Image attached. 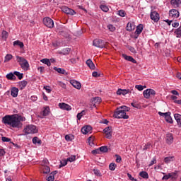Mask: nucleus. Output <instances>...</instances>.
<instances>
[{"label":"nucleus","instance_id":"obj_61","mask_svg":"<svg viewBox=\"0 0 181 181\" xmlns=\"http://www.w3.org/2000/svg\"><path fill=\"white\" fill-rule=\"evenodd\" d=\"M168 179H170V174L166 175H164V176L163 177V180H168Z\"/></svg>","mask_w":181,"mask_h":181},{"label":"nucleus","instance_id":"obj_5","mask_svg":"<svg viewBox=\"0 0 181 181\" xmlns=\"http://www.w3.org/2000/svg\"><path fill=\"white\" fill-rule=\"evenodd\" d=\"M134 93H135L134 91V88H130L128 89H118L116 92V93L117 94V95H127V94H129V95H131V94H134Z\"/></svg>","mask_w":181,"mask_h":181},{"label":"nucleus","instance_id":"obj_19","mask_svg":"<svg viewBox=\"0 0 181 181\" xmlns=\"http://www.w3.org/2000/svg\"><path fill=\"white\" fill-rule=\"evenodd\" d=\"M122 57L124 59H125V60H127L128 62H131L132 63H136V60H135V59L131 56H127V54H123Z\"/></svg>","mask_w":181,"mask_h":181},{"label":"nucleus","instance_id":"obj_45","mask_svg":"<svg viewBox=\"0 0 181 181\" xmlns=\"http://www.w3.org/2000/svg\"><path fill=\"white\" fill-rule=\"evenodd\" d=\"M118 15L119 16H121L122 18H124L127 15V13H125V11H124V10H119L118 11Z\"/></svg>","mask_w":181,"mask_h":181},{"label":"nucleus","instance_id":"obj_18","mask_svg":"<svg viewBox=\"0 0 181 181\" xmlns=\"http://www.w3.org/2000/svg\"><path fill=\"white\" fill-rule=\"evenodd\" d=\"M100 103H101V98L100 97H95L92 100V106L91 108H93V107H95V104H100Z\"/></svg>","mask_w":181,"mask_h":181},{"label":"nucleus","instance_id":"obj_49","mask_svg":"<svg viewBox=\"0 0 181 181\" xmlns=\"http://www.w3.org/2000/svg\"><path fill=\"white\" fill-rule=\"evenodd\" d=\"M148 149H151V143H147L143 148V151H148Z\"/></svg>","mask_w":181,"mask_h":181},{"label":"nucleus","instance_id":"obj_63","mask_svg":"<svg viewBox=\"0 0 181 181\" xmlns=\"http://www.w3.org/2000/svg\"><path fill=\"white\" fill-rule=\"evenodd\" d=\"M129 50H130V52H132V53H136V50L133 47H129Z\"/></svg>","mask_w":181,"mask_h":181},{"label":"nucleus","instance_id":"obj_6","mask_svg":"<svg viewBox=\"0 0 181 181\" xmlns=\"http://www.w3.org/2000/svg\"><path fill=\"white\" fill-rule=\"evenodd\" d=\"M43 23L45 26H46L49 29H52V28H54V22L53 21V20H52V18L49 17L44 18Z\"/></svg>","mask_w":181,"mask_h":181},{"label":"nucleus","instance_id":"obj_36","mask_svg":"<svg viewBox=\"0 0 181 181\" xmlns=\"http://www.w3.org/2000/svg\"><path fill=\"white\" fill-rule=\"evenodd\" d=\"M6 78H8V80H15V78H16V76H15V74H13L12 73H10L6 75Z\"/></svg>","mask_w":181,"mask_h":181},{"label":"nucleus","instance_id":"obj_53","mask_svg":"<svg viewBox=\"0 0 181 181\" xmlns=\"http://www.w3.org/2000/svg\"><path fill=\"white\" fill-rule=\"evenodd\" d=\"M115 157L117 158H116V162H117V163H119L121 162V160H122V158L120 157L119 155L116 154V155H115Z\"/></svg>","mask_w":181,"mask_h":181},{"label":"nucleus","instance_id":"obj_59","mask_svg":"<svg viewBox=\"0 0 181 181\" xmlns=\"http://www.w3.org/2000/svg\"><path fill=\"white\" fill-rule=\"evenodd\" d=\"M44 90L47 91V93H52V89L50 86H44Z\"/></svg>","mask_w":181,"mask_h":181},{"label":"nucleus","instance_id":"obj_15","mask_svg":"<svg viewBox=\"0 0 181 181\" xmlns=\"http://www.w3.org/2000/svg\"><path fill=\"white\" fill-rule=\"evenodd\" d=\"M92 129H93V127H91V126H85L82 127L81 132L84 135H87V134H88L89 132H91Z\"/></svg>","mask_w":181,"mask_h":181},{"label":"nucleus","instance_id":"obj_20","mask_svg":"<svg viewBox=\"0 0 181 181\" xmlns=\"http://www.w3.org/2000/svg\"><path fill=\"white\" fill-rule=\"evenodd\" d=\"M142 30H144V25L139 24L136 29L135 33L136 35H141L142 33Z\"/></svg>","mask_w":181,"mask_h":181},{"label":"nucleus","instance_id":"obj_31","mask_svg":"<svg viewBox=\"0 0 181 181\" xmlns=\"http://www.w3.org/2000/svg\"><path fill=\"white\" fill-rule=\"evenodd\" d=\"M165 119L169 124H173V120H172V117H170V112H168L167 115H165Z\"/></svg>","mask_w":181,"mask_h":181},{"label":"nucleus","instance_id":"obj_9","mask_svg":"<svg viewBox=\"0 0 181 181\" xmlns=\"http://www.w3.org/2000/svg\"><path fill=\"white\" fill-rule=\"evenodd\" d=\"M62 12H64V13H66V15H70L71 16L76 15V11L67 6H62Z\"/></svg>","mask_w":181,"mask_h":181},{"label":"nucleus","instance_id":"obj_17","mask_svg":"<svg viewBox=\"0 0 181 181\" xmlns=\"http://www.w3.org/2000/svg\"><path fill=\"white\" fill-rule=\"evenodd\" d=\"M170 4L172 5L173 8H179L181 5V0H171Z\"/></svg>","mask_w":181,"mask_h":181},{"label":"nucleus","instance_id":"obj_38","mask_svg":"<svg viewBox=\"0 0 181 181\" xmlns=\"http://www.w3.org/2000/svg\"><path fill=\"white\" fill-rule=\"evenodd\" d=\"M175 34L176 35L177 37H181V26L179 27L175 31Z\"/></svg>","mask_w":181,"mask_h":181},{"label":"nucleus","instance_id":"obj_26","mask_svg":"<svg viewBox=\"0 0 181 181\" xmlns=\"http://www.w3.org/2000/svg\"><path fill=\"white\" fill-rule=\"evenodd\" d=\"M18 86L20 87V90H23L26 86H28V81H22L18 83Z\"/></svg>","mask_w":181,"mask_h":181},{"label":"nucleus","instance_id":"obj_25","mask_svg":"<svg viewBox=\"0 0 181 181\" xmlns=\"http://www.w3.org/2000/svg\"><path fill=\"white\" fill-rule=\"evenodd\" d=\"M18 93H19V89L14 87L11 89V95H12V97H14V98L18 97Z\"/></svg>","mask_w":181,"mask_h":181},{"label":"nucleus","instance_id":"obj_21","mask_svg":"<svg viewBox=\"0 0 181 181\" xmlns=\"http://www.w3.org/2000/svg\"><path fill=\"white\" fill-rule=\"evenodd\" d=\"M86 64H87V66H89L90 70H94L95 69V65L94 64V63L93 62V61L91 59H88L86 61Z\"/></svg>","mask_w":181,"mask_h":181},{"label":"nucleus","instance_id":"obj_24","mask_svg":"<svg viewBox=\"0 0 181 181\" xmlns=\"http://www.w3.org/2000/svg\"><path fill=\"white\" fill-rule=\"evenodd\" d=\"M126 29L129 32H132V30H134L135 29V25L132 23H128Z\"/></svg>","mask_w":181,"mask_h":181},{"label":"nucleus","instance_id":"obj_3","mask_svg":"<svg viewBox=\"0 0 181 181\" xmlns=\"http://www.w3.org/2000/svg\"><path fill=\"white\" fill-rule=\"evenodd\" d=\"M114 117L117 119L123 118V119H128L129 118V116L127 115V112H124L121 108L117 109V111L114 113Z\"/></svg>","mask_w":181,"mask_h":181},{"label":"nucleus","instance_id":"obj_33","mask_svg":"<svg viewBox=\"0 0 181 181\" xmlns=\"http://www.w3.org/2000/svg\"><path fill=\"white\" fill-rule=\"evenodd\" d=\"M41 63H44V64H47L49 67L52 66V62H50V60L49 59H42L40 60Z\"/></svg>","mask_w":181,"mask_h":181},{"label":"nucleus","instance_id":"obj_42","mask_svg":"<svg viewBox=\"0 0 181 181\" xmlns=\"http://www.w3.org/2000/svg\"><path fill=\"white\" fill-rule=\"evenodd\" d=\"M135 88H136V90L139 91H142L144 88H146V86H144L142 85H136Z\"/></svg>","mask_w":181,"mask_h":181},{"label":"nucleus","instance_id":"obj_22","mask_svg":"<svg viewBox=\"0 0 181 181\" xmlns=\"http://www.w3.org/2000/svg\"><path fill=\"white\" fill-rule=\"evenodd\" d=\"M54 70H55V71H57V73H59V74H64L65 76H67V72H66V70H64V69H62V68H57V67H54Z\"/></svg>","mask_w":181,"mask_h":181},{"label":"nucleus","instance_id":"obj_60","mask_svg":"<svg viewBox=\"0 0 181 181\" xmlns=\"http://www.w3.org/2000/svg\"><path fill=\"white\" fill-rule=\"evenodd\" d=\"M65 139H66V141H73V139L71 138V136H70V135H66Z\"/></svg>","mask_w":181,"mask_h":181},{"label":"nucleus","instance_id":"obj_62","mask_svg":"<svg viewBox=\"0 0 181 181\" xmlns=\"http://www.w3.org/2000/svg\"><path fill=\"white\" fill-rule=\"evenodd\" d=\"M93 141H94V137H93V136H90L88 139V142L89 145H91V142H93Z\"/></svg>","mask_w":181,"mask_h":181},{"label":"nucleus","instance_id":"obj_43","mask_svg":"<svg viewBox=\"0 0 181 181\" xmlns=\"http://www.w3.org/2000/svg\"><path fill=\"white\" fill-rule=\"evenodd\" d=\"M100 9L103 11V12H108V11H110V8H108V6H105V5H101L100 6Z\"/></svg>","mask_w":181,"mask_h":181},{"label":"nucleus","instance_id":"obj_2","mask_svg":"<svg viewBox=\"0 0 181 181\" xmlns=\"http://www.w3.org/2000/svg\"><path fill=\"white\" fill-rule=\"evenodd\" d=\"M16 57L18 63H19L23 70H25V71H27V70H29V62H28V60L19 56H16Z\"/></svg>","mask_w":181,"mask_h":181},{"label":"nucleus","instance_id":"obj_7","mask_svg":"<svg viewBox=\"0 0 181 181\" xmlns=\"http://www.w3.org/2000/svg\"><path fill=\"white\" fill-rule=\"evenodd\" d=\"M156 95V92L153 89H146L144 90L143 95L144 98H146L147 100H149L151 98V95L153 97Z\"/></svg>","mask_w":181,"mask_h":181},{"label":"nucleus","instance_id":"obj_56","mask_svg":"<svg viewBox=\"0 0 181 181\" xmlns=\"http://www.w3.org/2000/svg\"><path fill=\"white\" fill-rule=\"evenodd\" d=\"M107 28L110 32H114V30H115V27L112 26V25H107Z\"/></svg>","mask_w":181,"mask_h":181},{"label":"nucleus","instance_id":"obj_23","mask_svg":"<svg viewBox=\"0 0 181 181\" xmlns=\"http://www.w3.org/2000/svg\"><path fill=\"white\" fill-rule=\"evenodd\" d=\"M174 118L177 121V125L181 127V115L180 114H175Z\"/></svg>","mask_w":181,"mask_h":181},{"label":"nucleus","instance_id":"obj_48","mask_svg":"<svg viewBox=\"0 0 181 181\" xmlns=\"http://www.w3.org/2000/svg\"><path fill=\"white\" fill-rule=\"evenodd\" d=\"M170 174V178H171L173 180H175L177 178V175L175 173H171Z\"/></svg>","mask_w":181,"mask_h":181},{"label":"nucleus","instance_id":"obj_52","mask_svg":"<svg viewBox=\"0 0 181 181\" xmlns=\"http://www.w3.org/2000/svg\"><path fill=\"white\" fill-rule=\"evenodd\" d=\"M93 173L96 176H101V173H100L98 169H93Z\"/></svg>","mask_w":181,"mask_h":181},{"label":"nucleus","instance_id":"obj_51","mask_svg":"<svg viewBox=\"0 0 181 181\" xmlns=\"http://www.w3.org/2000/svg\"><path fill=\"white\" fill-rule=\"evenodd\" d=\"M66 160H68V162H74V160H76V156H71Z\"/></svg>","mask_w":181,"mask_h":181},{"label":"nucleus","instance_id":"obj_54","mask_svg":"<svg viewBox=\"0 0 181 181\" xmlns=\"http://www.w3.org/2000/svg\"><path fill=\"white\" fill-rule=\"evenodd\" d=\"M71 49L70 48H65L63 49V53L64 54H69V53H70V51Z\"/></svg>","mask_w":181,"mask_h":181},{"label":"nucleus","instance_id":"obj_4","mask_svg":"<svg viewBox=\"0 0 181 181\" xmlns=\"http://www.w3.org/2000/svg\"><path fill=\"white\" fill-rule=\"evenodd\" d=\"M23 132H25V135H29V134H36L37 133V129H36V126L29 124L24 129Z\"/></svg>","mask_w":181,"mask_h":181},{"label":"nucleus","instance_id":"obj_1","mask_svg":"<svg viewBox=\"0 0 181 181\" xmlns=\"http://www.w3.org/2000/svg\"><path fill=\"white\" fill-rule=\"evenodd\" d=\"M2 121L4 124H7L13 128H22V122L26 121V118L19 115H6L3 117Z\"/></svg>","mask_w":181,"mask_h":181},{"label":"nucleus","instance_id":"obj_55","mask_svg":"<svg viewBox=\"0 0 181 181\" xmlns=\"http://www.w3.org/2000/svg\"><path fill=\"white\" fill-rule=\"evenodd\" d=\"M155 163H156V158H153L152 159V160L151 161V163L148 165V166L151 168V166H152L153 165H155Z\"/></svg>","mask_w":181,"mask_h":181},{"label":"nucleus","instance_id":"obj_8","mask_svg":"<svg viewBox=\"0 0 181 181\" xmlns=\"http://www.w3.org/2000/svg\"><path fill=\"white\" fill-rule=\"evenodd\" d=\"M93 45L95 46V47H100V49H103L105 47V41L100 39H95L93 40Z\"/></svg>","mask_w":181,"mask_h":181},{"label":"nucleus","instance_id":"obj_34","mask_svg":"<svg viewBox=\"0 0 181 181\" xmlns=\"http://www.w3.org/2000/svg\"><path fill=\"white\" fill-rule=\"evenodd\" d=\"M99 151L100 152H103V153H107V152H108V146H101L99 148Z\"/></svg>","mask_w":181,"mask_h":181},{"label":"nucleus","instance_id":"obj_50","mask_svg":"<svg viewBox=\"0 0 181 181\" xmlns=\"http://www.w3.org/2000/svg\"><path fill=\"white\" fill-rule=\"evenodd\" d=\"M42 115H44V117H46V116L49 115V107H46V108L42 111Z\"/></svg>","mask_w":181,"mask_h":181},{"label":"nucleus","instance_id":"obj_10","mask_svg":"<svg viewBox=\"0 0 181 181\" xmlns=\"http://www.w3.org/2000/svg\"><path fill=\"white\" fill-rule=\"evenodd\" d=\"M103 132L107 139H111V138H112V128L111 127H106L104 129Z\"/></svg>","mask_w":181,"mask_h":181},{"label":"nucleus","instance_id":"obj_39","mask_svg":"<svg viewBox=\"0 0 181 181\" xmlns=\"http://www.w3.org/2000/svg\"><path fill=\"white\" fill-rule=\"evenodd\" d=\"M12 54H8L5 57L4 62L6 63L7 62H9L10 60H12Z\"/></svg>","mask_w":181,"mask_h":181},{"label":"nucleus","instance_id":"obj_47","mask_svg":"<svg viewBox=\"0 0 181 181\" xmlns=\"http://www.w3.org/2000/svg\"><path fill=\"white\" fill-rule=\"evenodd\" d=\"M118 108H121L122 111H124V112H127L129 111V110H131L129 107H128L127 106H121Z\"/></svg>","mask_w":181,"mask_h":181},{"label":"nucleus","instance_id":"obj_46","mask_svg":"<svg viewBox=\"0 0 181 181\" xmlns=\"http://www.w3.org/2000/svg\"><path fill=\"white\" fill-rule=\"evenodd\" d=\"M69 161L67 160H62L61 162H60V165H59V168H63V166H66V165H67V163Z\"/></svg>","mask_w":181,"mask_h":181},{"label":"nucleus","instance_id":"obj_35","mask_svg":"<svg viewBox=\"0 0 181 181\" xmlns=\"http://www.w3.org/2000/svg\"><path fill=\"white\" fill-rule=\"evenodd\" d=\"M13 46H19L22 49V47H23L24 45H23V42H22L19 40H16V41L13 42Z\"/></svg>","mask_w":181,"mask_h":181},{"label":"nucleus","instance_id":"obj_41","mask_svg":"<svg viewBox=\"0 0 181 181\" xmlns=\"http://www.w3.org/2000/svg\"><path fill=\"white\" fill-rule=\"evenodd\" d=\"M83 115H86V110H82L80 113H78L76 117L80 120Z\"/></svg>","mask_w":181,"mask_h":181},{"label":"nucleus","instance_id":"obj_14","mask_svg":"<svg viewBox=\"0 0 181 181\" xmlns=\"http://www.w3.org/2000/svg\"><path fill=\"white\" fill-rule=\"evenodd\" d=\"M179 15H180V13H179L178 11L176 9L170 10L169 12V16L170 18H179Z\"/></svg>","mask_w":181,"mask_h":181},{"label":"nucleus","instance_id":"obj_58","mask_svg":"<svg viewBox=\"0 0 181 181\" xmlns=\"http://www.w3.org/2000/svg\"><path fill=\"white\" fill-rule=\"evenodd\" d=\"M1 140L3 142H11V139L8 137H2Z\"/></svg>","mask_w":181,"mask_h":181},{"label":"nucleus","instance_id":"obj_27","mask_svg":"<svg viewBox=\"0 0 181 181\" xmlns=\"http://www.w3.org/2000/svg\"><path fill=\"white\" fill-rule=\"evenodd\" d=\"M175 160V156H169L165 157L164 158L165 163H170V162H173Z\"/></svg>","mask_w":181,"mask_h":181},{"label":"nucleus","instance_id":"obj_28","mask_svg":"<svg viewBox=\"0 0 181 181\" xmlns=\"http://www.w3.org/2000/svg\"><path fill=\"white\" fill-rule=\"evenodd\" d=\"M57 175V171H53L51 173L50 175L47 177V181H53L54 180V175Z\"/></svg>","mask_w":181,"mask_h":181},{"label":"nucleus","instance_id":"obj_16","mask_svg":"<svg viewBox=\"0 0 181 181\" xmlns=\"http://www.w3.org/2000/svg\"><path fill=\"white\" fill-rule=\"evenodd\" d=\"M166 142L168 145L173 144V134H172V133L167 134Z\"/></svg>","mask_w":181,"mask_h":181},{"label":"nucleus","instance_id":"obj_12","mask_svg":"<svg viewBox=\"0 0 181 181\" xmlns=\"http://www.w3.org/2000/svg\"><path fill=\"white\" fill-rule=\"evenodd\" d=\"M59 108H61V110H65L66 111H71V106H70L67 103H59Z\"/></svg>","mask_w":181,"mask_h":181},{"label":"nucleus","instance_id":"obj_37","mask_svg":"<svg viewBox=\"0 0 181 181\" xmlns=\"http://www.w3.org/2000/svg\"><path fill=\"white\" fill-rule=\"evenodd\" d=\"M14 76H16L19 80L23 78V74H21L19 71H14Z\"/></svg>","mask_w":181,"mask_h":181},{"label":"nucleus","instance_id":"obj_29","mask_svg":"<svg viewBox=\"0 0 181 181\" xmlns=\"http://www.w3.org/2000/svg\"><path fill=\"white\" fill-rule=\"evenodd\" d=\"M42 173L47 174L50 173V167L42 165Z\"/></svg>","mask_w":181,"mask_h":181},{"label":"nucleus","instance_id":"obj_30","mask_svg":"<svg viewBox=\"0 0 181 181\" xmlns=\"http://www.w3.org/2000/svg\"><path fill=\"white\" fill-rule=\"evenodd\" d=\"M139 176H141V177H143V179H149V175H148V173L145 171L140 172Z\"/></svg>","mask_w":181,"mask_h":181},{"label":"nucleus","instance_id":"obj_40","mask_svg":"<svg viewBox=\"0 0 181 181\" xmlns=\"http://www.w3.org/2000/svg\"><path fill=\"white\" fill-rule=\"evenodd\" d=\"M116 168H117V164H115V163H111L109 165L110 170H115Z\"/></svg>","mask_w":181,"mask_h":181},{"label":"nucleus","instance_id":"obj_11","mask_svg":"<svg viewBox=\"0 0 181 181\" xmlns=\"http://www.w3.org/2000/svg\"><path fill=\"white\" fill-rule=\"evenodd\" d=\"M150 18L153 22H158L160 19L159 13L156 11H152L150 15Z\"/></svg>","mask_w":181,"mask_h":181},{"label":"nucleus","instance_id":"obj_57","mask_svg":"<svg viewBox=\"0 0 181 181\" xmlns=\"http://www.w3.org/2000/svg\"><path fill=\"white\" fill-rule=\"evenodd\" d=\"M93 155H98L100 154V148L92 151Z\"/></svg>","mask_w":181,"mask_h":181},{"label":"nucleus","instance_id":"obj_13","mask_svg":"<svg viewBox=\"0 0 181 181\" xmlns=\"http://www.w3.org/2000/svg\"><path fill=\"white\" fill-rule=\"evenodd\" d=\"M70 83L71 86H73V87H74V88H76L77 90H80V88H81V83L76 80H71Z\"/></svg>","mask_w":181,"mask_h":181},{"label":"nucleus","instance_id":"obj_32","mask_svg":"<svg viewBox=\"0 0 181 181\" xmlns=\"http://www.w3.org/2000/svg\"><path fill=\"white\" fill-rule=\"evenodd\" d=\"M33 144L36 145V144H38V145H42V140L39 139V137L35 136L33 139Z\"/></svg>","mask_w":181,"mask_h":181},{"label":"nucleus","instance_id":"obj_64","mask_svg":"<svg viewBox=\"0 0 181 181\" xmlns=\"http://www.w3.org/2000/svg\"><path fill=\"white\" fill-rule=\"evenodd\" d=\"M172 26H173V28H177V27H179V23H177V22H175V23H172Z\"/></svg>","mask_w":181,"mask_h":181},{"label":"nucleus","instance_id":"obj_44","mask_svg":"<svg viewBox=\"0 0 181 181\" xmlns=\"http://www.w3.org/2000/svg\"><path fill=\"white\" fill-rule=\"evenodd\" d=\"M1 37L4 40H6V39H8V32L3 31L1 34Z\"/></svg>","mask_w":181,"mask_h":181}]
</instances>
